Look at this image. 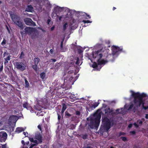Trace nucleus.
Listing matches in <instances>:
<instances>
[{
    "instance_id": "f257e3e1",
    "label": "nucleus",
    "mask_w": 148,
    "mask_h": 148,
    "mask_svg": "<svg viewBox=\"0 0 148 148\" xmlns=\"http://www.w3.org/2000/svg\"><path fill=\"white\" fill-rule=\"evenodd\" d=\"M132 92V96L134 98L133 102L137 107H140L141 104L142 107L146 110L148 109V106H145L143 100V98L146 97L147 95L144 93L140 94L139 92H135L131 91Z\"/></svg>"
},
{
    "instance_id": "f03ea898",
    "label": "nucleus",
    "mask_w": 148,
    "mask_h": 148,
    "mask_svg": "<svg viewBox=\"0 0 148 148\" xmlns=\"http://www.w3.org/2000/svg\"><path fill=\"white\" fill-rule=\"evenodd\" d=\"M115 121L113 118H110L109 119L107 116H102V125L100 128L101 131L108 132L110 129L111 126H112L115 124Z\"/></svg>"
},
{
    "instance_id": "7ed1b4c3",
    "label": "nucleus",
    "mask_w": 148,
    "mask_h": 148,
    "mask_svg": "<svg viewBox=\"0 0 148 148\" xmlns=\"http://www.w3.org/2000/svg\"><path fill=\"white\" fill-rule=\"evenodd\" d=\"M101 116L100 114H97L95 119L90 118V122L88 124V126L90 128L93 129L97 128L100 122Z\"/></svg>"
},
{
    "instance_id": "20e7f679",
    "label": "nucleus",
    "mask_w": 148,
    "mask_h": 148,
    "mask_svg": "<svg viewBox=\"0 0 148 148\" xmlns=\"http://www.w3.org/2000/svg\"><path fill=\"white\" fill-rule=\"evenodd\" d=\"M10 15L12 20L14 23L19 27L21 30H23L24 27L20 17L14 14H10Z\"/></svg>"
},
{
    "instance_id": "39448f33",
    "label": "nucleus",
    "mask_w": 148,
    "mask_h": 148,
    "mask_svg": "<svg viewBox=\"0 0 148 148\" xmlns=\"http://www.w3.org/2000/svg\"><path fill=\"white\" fill-rule=\"evenodd\" d=\"M101 59L99 58L97 60V63L94 62L93 63L92 66L94 68H95L97 71H99L101 68V65L102 64H104L108 62L106 60L103 59L101 60Z\"/></svg>"
},
{
    "instance_id": "423d86ee",
    "label": "nucleus",
    "mask_w": 148,
    "mask_h": 148,
    "mask_svg": "<svg viewBox=\"0 0 148 148\" xmlns=\"http://www.w3.org/2000/svg\"><path fill=\"white\" fill-rule=\"evenodd\" d=\"M15 68L21 71H23L26 69V63L24 62H16L14 63Z\"/></svg>"
},
{
    "instance_id": "0eeeda50",
    "label": "nucleus",
    "mask_w": 148,
    "mask_h": 148,
    "mask_svg": "<svg viewBox=\"0 0 148 148\" xmlns=\"http://www.w3.org/2000/svg\"><path fill=\"white\" fill-rule=\"evenodd\" d=\"M112 54L113 56H118L119 52L122 51L123 50L122 47H119L114 45H113L111 47Z\"/></svg>"
},
{
    "instance_id": "6e6552de",
    "label": "nucleus",
    "mask_w": 148,
    "mask_h": 148,
    "mask_svg": "<svg viewBox=\"0 0 148 148\" xmlns=\"http://www.w3.org/2000/svg\"><path fill=\"white\" fill-rule=\"evenodd\" d=\"M92 56L93 58H97L98 60L99 58L101 59L103 56V55L101 53L100 51L98 50L95 52H92Z\"/></svg>"
},
{
    "instance_id": "1a4fd4ad",
    "label": "nucleus",
    "mask_w": 148,
    "mask_h": 148,
    "mask_svg": "<svg viewBox=\"0 0 148 148\" xmlns=\"http://www.w3.org/2000/svg\"><path fill=\"white\" fill-rule=\"evenodd\" d=\"M24 21L27 25L33 26H35L36 25L35 23L31 18H26L24 19Z\"/></svg>"
},
{
    "instance_id": "9d476101",
    "label": "nucleus",
    "mask_w": 148,
    "mask_h": 148,
    "mask_svg": "<svg viewBox=\"0 0 148 148\" xmlns=\"http://www.w3.org/2000/svg\"><path fill=\"white\" fill-rule=\"evenodd\" d=\"M33 31V28L29 27H26L24 30L21 32V34L22 35L24 34H31Z\"/></svg>"
},
{
    "instance_id": "9b49d317",
    "label": "nucleus",
    "mask_w": 148,
    "mask_h": 148,
    "mask_svg": "<svg viewBox=\"0 0 148 148\" xmlns=\"http://www.w3.org/2000/svg\"><path fill=\"white\" fill-rule=\"evenodd\" d=\"M7 134L5 132H0V142H5L7 138Z\"/></svg>"
},
{
    "instance_id": "f8f14e48",
    "label": "nucleus",
    "mask_w": 148,
    "mask_h": 148,
    "mask_svg": "<svg viewBox=\"0 0 148 148\" xmlns=\"http://www.w3.org/2000/svg\"><path fill=\"white\" fill-rule=\"evenodd\" d=\"M105 115L106 116H109V115H112L113 114V110L110 109L109 108L105 110Z\"/></svg>"
},
{
    "instance_id": "ddd939ff",
    "label": "nucleus",
    "mask_w": 148,
    "mask_h": 148,
    "mask_svg": "<svg viewBox=\"0 0 148 148\" xmlns=\"http://www.w3.org/2000/svg\"><path fill=\"white\" fill-rule=\"evenodd\" d=\"M42 136L40 133L36 134L35 138L38 140V143H40L42 142Z\"/></svg>"
},
{
    "instance_id": "4468645a",
    "label": "nucleus",
    "mask_w": 148,
    "mask_h": 148,
    "mask_svg": "<svg viewBox=\"0 0 148 148\" xmlns=\"http://www.w3.org/2000/svg\"><path fill=\"white\" fill-rule=\"evenodd\" d=\"M77 14L78 17H81L82 18H85V16L86 15V13L78 11Z\"/></svg>"
},
{
    "instance_id": "2eb2a0df",
    "label": "nucleus",
    "mask_w": 148,
    "mask_h": 148,
    "mask_svg": "<svg viewBox=\"0 0 148 148\" xmlns=\"http://www.w3.org/2000/svg\"><path fill=\"white\" fill-rule=\"evenodd\" d=\"M33 10V7L31 5H28L25 9V11L27 12H32Z\"/></svg>"
},
{
    "instance_id": "dca6fc26",
    "label": "nucleus",
    "mask_w": 148,
    "mask_h": 148,
    "mask_svg": "<svg viewBox=\"0 0 148 148\" xmlns=\"http://www.w3.org/2000/svg\"><path fill=\"white\" fill-rule=\"evenodd\" d=\"M25 130V129L22 127H18L16 128L15 132H16L17 133H19L24 131Z\"/></svg>"
},
{
    "instance_id": "f3484780",
    "label": "nucleus",
    "mask_w": 148,
    "mask_h": 148,
    "mask_svg": "<svg viewBox=\"0 0 148 148\" xmlns=\"http://www.w3.org/2000/svg\"><path fill=\"white\" fill-rule=\"evenodd\" d=\"M69 97L71 99V101H74L75 100L76 98L74 94H71Z\"/></svg>"
},
{
    "instance_id": "a211bd4d",
    "label": "nucleus",
    "mask_w": 148,
    "mask_h": 148,
    "mask_svg": "<svg viewBox=\"0 0 148 148\" xmlns=\"http://www.w3.org/2000/svg\"><path fill=\"white\" fill-rule=\"evenodd\" d=\"M40 61V60L38 58H35L34 59V64L38 65V64Z\"/></svg>"
},
{
    "instance_id": "6ab92c4d",
    "label": "nucleus",
    "mask_w": 148,
    "mask_h": 148,
    "mask_svg": "<svg viewBox=\"0 0 148 148\" xmlns=\"http://www.w3.org/2000/svg\"><path fill=\"white\" fill-rule=\"evenodd\" d=\"M40 75L42 79L43 80L45 78L46 74L45 73L43 72L40 74Z\"/></svg>"
},
{
    "instance_id": "aec40b11",
    "label": "nucleus",
    "mask_w": 148,
    "mask_h": 148,
    "mask_svg": "<svg viewBox=\"0 0 148 148\" xmlns=\"http://www.w3.org/2000/svg\"><path fill=\"white\" fill-rule=\"evenodd\" d=\"M23 106L24 108H25L27 109H28L29 108H30V107L29 106L28 103L27 102L23 103Z\"/></svg>"
},
{
    "instance_id": "412c9836",
    "label": "nucleus",
    "mask_w": 148,
    "mask_h": 148,
    "mask_svg": "<svg viewBox=\"0 0 148 148\" xmlns=\"http://www.w3.org/2000/svg\"><path fill=\"white\" fill-rule=\"evenodd\" d=\"M25 87L26 88H28L29 86V83L26 78H25Z\"/></svg>"
},
{
    "instance_id": "4be33fe9",
    "label": "nucleus",
    "mask_w": 148,
    "mask_h": 148,
    "mask_svg": "<svg viewBox=\"0 0 148 148\" xmlns=\"http://www.w3.org/2000/svg\"><path fill=\"white\" fill-rule=\"evenodd\" d=\"M25 54L23 51H22L19 57V58L20 59H22L24 58Z\"/></svg>"
},
{
    "instance_id": "5701e85b",
    "label": "nucleus",
    "mask_w": 148,
    "mask_h": 148,
    "mask_svg": "<svg viewBox=\"0 0 148 148\" xmlns=\"http://www.w3.org/2000/svg\"><path fill=\"white\" fill-rule=\"evenodd\" d=\"M88 135L87 134H82V138L84 140L88 138Z\"/></svg>"
},
{
    "instance_id": "b1692460",
    "label": "nucleus",
    "mask_w": 148,
    "mask_h": 148,
    "mask_svg": "<svg viewBox=\"0 0 148 148\" xmlns=\"http://www.w3.org/2000/svg\"><path fill=\"white\" fill-rule=\"evenodd\" d=\"M67 25L68 24L67 23H65V24L64 25L62 29L63 31H64L66 30V27L67 26Z\"/></svg>"
},
{
    "instance_id": "393cba45",
    "label": "nucleus",
    "mask_w": 148,
    "mask_h": 148,
    "mask_svg": "<svg viewBox=\"0 0 148 148\" xmlns=\"http://www.w3.org/2000/svg\"><path fill=\"white\" fill-rule=\"evenodd\" d=\"M71 115L69 113V112H67L66 111L65 112V116L67 118H68L69 117H70L71 116Z\"/></svg>"
},
{
    "instance_id": "a878e982",
    "label": "nucleus",
    "mask_w": 148,
    "mask_h": 148,
    "mask_svg": "<svg viewBox=\"0 0 148 148\" xmlns=\"http://www.w3.org/2000/svg\"><path fill=\"white\" fill-rule=\"evenodd\" d=\"M99 100L97 102H95L93 105V107L94 108H95L96 107H97L99 104Z\"/></svg>"
},
{
    "instance_id": "bb28decb",
    "label": "nucleus",
    "mask_w": 148,
    "mask_h": 148,
    "mask_svg": "<svg viewBox=\"0 0 148 148\" xmlns=\"http://www.w3.org/2000/svg\"><path fill=\"white\" fill-rule=\"evenodd\" d=\"M45 113L44 112L42 111H41L40 112H38L37 115H38V116H42L44 115Z\"/></svg>"
},
{
    "instance_id": "cd10ccee",
    "label": "nucleus",
    "mask_w": 148,
    "mask_h": 148,
    "mask_svg": "<svg viewBox=\"0 0 148 148\" xmlns=\"http://www.w3.org/2000/svg\"><path fill=\"white\" fill-rule=\"evenodd\" d=\"M38 65L35 64L32 65V67L34 69V70L36 71L37 70Z\"/></svg>"
},
{
    "instance_id": "c85d7f7f",
    "label": "nucleus",
    "mask_w": 148,
    "mask_h": 148,
    "mask_svg": "<svg viewBox=\"0 0 148 148\" xmlns=\"http://www.w3.org/2000/svg\"><path fill=\"white\" fill-rule=\"evenodd\" d=\"M63 41H62L61 42V44H60V49H61V51H62L64 52L65 51L64 50V49L63 48Z\"/></svg>"
},
{
    "instance_id": "c756f323",
    "label": "nucleus",
    "mask_w": 148,
    "mask_h": 148,
    "mask_svg": "<svg viewBox=\"0 0 148 148\" xmlns=\"http://www.w3.org/2000/svg\"><path fill=\"white\" fill-rule=\"evenodd\" d=\"M62 110L65 111L66 108V104L64 103H63L62 104Z\"/></svg>"
},
{
    "instance_id": "7c9ffc66",
    "label": "nucleus",
    "mask_w": 148,
    "mask_h": 148,
    "mask_svg": "<svg viewBox=\"0 0 148 148\" xmlns=\"http://www.w3.org/2000/svg\"><path fill=\"white\" fill-rule=\"evenodd\" d=\"M120 138L122 139V140L124 142L127 141V138L125 137H121Z\"/></svg>"
},
{
    "instance_id": "2f4dec72",
    "label": "nucleus",
    "mask_w": 148,
    "mask_h": 148,
    "mask_svg": "<svg viewBox=\"0 0 148 148\" xmlns=\"http://www.w3.org/2000/svg\"><path fill=\"white\" fill-rule=\"evenodd\" d=\"M82 22H83L84 23H91L92 22L91 21H90L89 20H83V21H82Z\"/></svg>"
},
{
    "instance_id": "473e14b6",
    "label": "nucleus",
    "mask_w": 148,
    "mask_h": 148,
    "mask_svg": "<svg viewBox=\"0 0 148 148\" xmlns=\"http://www.w3.org/2000/svg\"><path fill=\"white\" fill-rule=\"evenodd\" d=\"M79 62L80 61L79 59L77 57V61L75 62V64L76 65H78L79 64Z\"/></svg>"
},
{
    "instance_id": "72a5a7b5",
    "label": "nucleus",
    "mask_w": 148,
    "mask_h": 148,
    "mask_svg": "<svg viewBox=\"0 0 148 148\" xmlns=\"http://www.w3.org/2000/svg\"><path fill=\"white\" fill-rule=\"evenodd\" d=\"M133 104H131L130 105L128 108V110H130L131 109H132L133 107Z\"/></svg>"
},
{
    "instance_id": "f704fd0d",
    "label": "nucleus",
    "mask_w": 148,
    "mask_h": 148,
    "mask_svg": "<svg viewBox=\"0 0 148 148\" xmlns=\"http://www.w3.org/2000/svg\"><path fill=\"white\" fill-rule=\"evenodd\" d=\"M137 122L140 124V125H141L143 124V121H140V120H138L137 121Z\"/></svg>"
},
{
    "instance_id": "c9c22d12",
    "label": "nucleus",
    "mask_w": 148,
    "mask_h": 148,
    "mask_svg": "<svg viewBox=\"0 0 148 148\" xmlns=\"http://www.w3.org/2000/svg\"><path fill=\"white\" fill-rule=\"evenodd\" d=\"M90 18L91 17L90 16L86 14V15L85 16V18L86 19H88Z\"/></svg>"
},
{
    "instance_id": "e433bc0d",
    "label": "nucleus",
    "mask_w": 148,
    "mask_h": 148,
    "mask_svg": "<svg viewBox=\"0 0 148 148\" xmlns=\"http://www.w3.org/2000/svg\"><path fill=\"white\" fill-rule=\"evenodd\" d=\"M6 43V40L4 39L1 43V44L2 45H5Z\"/></svg>"
},
{
    "instance_id": "4c0bfd02",
    "label": "nucleus",
    "mask_w": 148,
    "mask_h": 148,
    "mask_svg": "<svg viewBox=\"0 0 148 148\" xmlns=\"http://www.w3.org/2000/svg\"><path fill=\"white\" fill-rule=\"evenodd\" d=\"M76 114L79 116L80 115V112L79 111H76Z\"/></svg>"
},
{
    "instance_id": "58836bf2",
    "label": "nucleus",
    "mask_w": 148,
    "mask_h": 148,
    "mask_svg": "<svg viewBox=\"0 0 148 148\" xmlns=\"http://www.w3.org/2000/svg\"><path fill=\"white\" fill-rule=\"evenodd\" d=\"M16 116L12 115L10 116V117H9V119L10 120L12 119L14 117H15Z\"/></svg>"
},
{
    "instance_id": "ea45409f",
    "label": "nucleus",
    "mask_w": 148,
    "mask_h": 148,
    "mask_svg": "<svg viewBox=\"0 0 148 148\" xmlns=\"http://www.w3.org/2000/svg\"><path fill=\"white\" fill-rule=\"evenodd\" d=\"M57 114L58 116V119L59 121H60L61 118V116L60 115V114H59L58 112L57 113Z\"/></svg>"
},
{
    "instance_id": "a19ab883",
    "label": "nucleus",
    "mask_w": 148,
    "mask_h": 148,
    "mask_svg": "<svg viewBox=\"0 0 148 148\" xmlns=\"http://www.w3.org/2000/svg\"><path fill=\"white\" fill-rule=\"evenodd\" d=\"M3 63H2V65L0 67V72H2L3 71Z\"/></svg>"
},
{
    "instance_id": "79ce46f5",
    "label": "nucleus",
    "mask_w": 148,
    "mask_h": 148,
    "mask_svg": "<svg viewBox=\"0 0 148 148\" xmlns=\"http://www.w3.org/2000/svg\"><path fill=\"white\" fill-rule=\"evenodd\" d=\"M134 125L136 128H138L139 127V125H138L136 123H134Z\"/></svg>"
},
{
    "instance_id": "37998d69",
    "label": "nucleus",
    "mask_w": 148,
    "mask_h": 148,
    "mask_svg": "<svg viewBox=\"0 0 148 148\" xmlns=\"http://www.w3.org/2000/svg\"><path fill=\"white\" fill-rule=\"evenodd\" d=\"M10 56H8L6 58H5V59L7 60L8 61H9L10 60Z\"/></svg>"
},
{
    "instance_id": "c03bdc74",
    "label": "nucleus",
    "mask_w": 148,
    "mask_h": 148,
    "mask_svg": "<svg viewBox=\"0 0 148 148\" xmlns=\"http://www.w3.org/2000/svg\"><path fill=\"white\" fill-rule=\"evenodd\" d=\"M125 133L124 132H121L119 133V136H121V135H124Z\"/></svg>"
},
{
    "instance_id": "a18cd8bd",
    "label": "nucleus",
    "mask_w": 148,
    "mask_h": 148,
    "mask_svg": "<svg viewBox=\"0 0 148 148\" xmlns=\"http://www.w3.org/2000/svg\"><path fill=\"white\" fill-rule=\"evenodd\" d=\"M57 18H58L59 20L60 21L61 20L62 18V16H59L58 15L57 16Z\"/></svg>"
},
{
    "instance_id": "49530a36",
    "label": "nucleus",
    "mask_w": 148,
    "mask_h": 148,
    "mask_svg": "<svg viewBox=\"0 0 148 148\" xmlns=\"http://www.w3.org/2000/svg\"><path fill=\"white\" fill-rule=\"evenodd\" d=\"M33 142L35 143L34 144H36V146L39 143H38V141L36 140H34Z\"/></svg>"
},
{
    "instance_id": "de8ad7c7",
    "label": "nucleus",
    "mask_w": 148,
    "mask_h": 148,
    "mask_svg": "<svg viewBox=\"0 0 148 148\" xmlns=\"http://www.w3.org/2000/svg\"><path fill=\"white\" fill-rule=\"evenodd\" d=\"M4 63L5 64H6L8 62V60H7L5 58H4Z\"/></svg>"
},
{
    "instance_id": "09e8293b",
    "label": "nucleus",
    "mask_w": 148,
    "mask_h": 148,
    "mask_svg": "<svg viewBox=\"0 0 148 148\" xmlns=\"http://www.w3.org/2000/svg\"><path fill=\"white\" fill-rule=\"evenodd\" d=\"M29 140L32 142H33L34 141V139L32 138H29Z\"/></svg>"
},
{
    "instance_id": "8fccbe9b",
    "label": "nucleus",
    "mask_w": 148,
    "mask_h": 148,
    "mask_svg": "<svg viewBox=\"0 0 148 148\" xmlns=\"http://www.w3.org/2000/svg\"><path fill=\"white\" fill-rule=\"evenodd\" d=\"M73 72H74V71L73 70H71L69 71L68 72V73L69 74H71V73H73Z\"/></svg>"
},
{
    "instance_id": "3c124183",
    "label": "nucleus",
    "mask_w": 148,
    "mask_h": 148,
    "mask_svg": "<svg viewBox=\"0 0 148 148\" xmlns=\"http://www.w3.org/2000/svg\"><path fill=\"white\" fill-rule=\"evenodd\" d=\"M41 125H39L38 126V128L40 129V130L41 131L42 130L41 129Z\"/></svg>"
},
{
    "instance_id": "603ef678",
    "label": "nucleus",
    "mask_w": 148,
    "mask_h": 148,
    "mask_svg": "<svg viewBox=\"0 0 148 148\" xmlns=\"http://www.w3.org/2000/svg\"><path fill=\"white\" fill-rule=\"evenodd\" d=\"M36 146V144H32L30 146L29 148H32L34 146Z\"/></svg>"
},
{
    "instance_id": "864d4df0",
    "label": "nucleus",
    "mask_w": 148,
    "mask_h": 148,
    "mask_svg": "<svg viewBox=\"0 0 148 148\" xmlns=\"http://www.w3.org/2000/svg\"><path fill=\"white\" fill-rule=\"evenodd\" d=\"M130 133L131 134H134L136 133L134 131H130Z\"/></svg>"
},
{
    "instance_id": "5fc2aeb1",
    "label": "nucleus",
    "mask_w": 148,
    "mask_h": 148,
    "mask_svg": "<svg viewBox=\"0 0 148 148\" xmlns=\"http://www.w3.org/2000/svg\"><path fill=\"white\" fill-rule=\"evenodd\" d=\"M106 106H107L106 104H102V108H105L106 107Z\"/></svg>"
},
{
    "instance_id": "6e6d98bb",
    "label": "nucleus",
    "mask_w": 148,
    "mask_h": 148,
    "mask_svg": "<svg viewBox=\"0 0 148 148\" xmlns=\"http://www.w3.org/2000/svg\"><path fill=\"white\" fill-rule=\"evenodd\" d=\"M51 60H52V61L53 62H55L56 61V60L55 59H51Z\"/></svg>"
},
{
    "instance_id": "4d7b16f0",
    "label": "nucleus",
    "mask_w": 148,
    "mask_h": 148,
    "mask_svg": "<svg viewBox=\"0 0 148 148\" xmlns=\"http://www.w3.org/2000/svg\"><path fill=\"white\" fill-rule=\"evenodd\" d=\"M53 49H51L50 50V51H49V52L50 53H51V54H52L53 53Z\"/></svg>"
},
{
    "instance_id": "13d9d810",
    "label": "nucleus",
    "mask_w": 148,
    "mask_h": 148,
    "mask_svg": "<svg viewBox=\"0 0 148 148\" xmlns=\"http://www.w3.org/2000/svg\"><path fill=\"white\" fill-rule=\"evenodd\" d=\"M64 111L63 110H62L61 112V115L62 116H63V115Z\"/></svg>"
},
{
    "instance_id": "bf43d9fd",
    "label": "nucleus",
    "mask_w": 148,
    "mask_h": 148,
    "mask_svg": "<svg viewBox=\"0 0 148 148\" xmlns=\"http://www.w3.org/2000/svg\"><path fill=\"white\" fill-rule=\"evenodd\" d=\"M8 53H7L6 52H5L3 54V57H5V56H6V55H8Z\"/></svg>"
},
{
    "instance_id": "052dcab7",
    "label": "nucleus",
    "mask_w": 148,
    "mask_h": 148,
    "mask_svg": "<svg viewBox=\"0 0 148 148\" xmlns=\"http://www.w3.org/2000/svg\"><path fill=\"white\" fill-rule=\"evenodd\" d=\"M86 148H93L92 147H90V146L89 145H87V146H86Z\"/></svg>"
},
{
    "instance_id": "680f3d73",
    "label": "nucleus",
    "mask_w": 148,
    "mask_h": 148,
    "mask_svg": "<svg viewBox=\"0 0 148 148\" xmlns=\"http://www.w3.org/2000/svg\"><path fill=\"white\" fill-rule=\"evenodd\" d=\"M21 142L22 144H23V145H25V142L23 140H22Z\"/></svg>"
},
{
    "instance_id": "e2e57ef3",
    "label": "nucleus",
    "mask_w": 148,
    "mask_h": 148,
    "mask_svg": "<svg viewBox=\"0 0 148 148\" xmlns=\"http://www.w3.org/2000/svg\"><path fill=\"white\" fill-rule=\"evenodd\" d=\"M2 148H6V146L5 145H3L2 146Z\"/></svg>"
},
{
    "instance_id": "0e129e2a",
    "label": "nucleus",
    "mask_w": 148,
    "mask_h": 148,
    "mask_svg": "<svg viewBox=\"0 0 148 148\" xmlns=\"http://www.w3.org/2000/svg\"><path fill=\"white\" fill-rule=\"evenodd\" d=\"M54 29V27L53 26V27H52L51 28V31H53V30Z\"/></svg>"
},
{
    "instance_id": "69168bd1",
    "label": "nucleus",
    "mask_w": 148,
    "mask_h": 148,
    "mask_svg": "<svg viewBox=\"0 0 148 148\" xmlns=\"http://www.w3.org/2000/svg\"><path fill=\"white\" fill-rule=\"evenodd\" d=\"M145 118L146 119H148V114H146V116H145Z\"/></svg>"
},
{
    "instance_id": "338daca9",
    "label": "nucleus",
    "mask_w": 148,
    "mask_h": 148,
    "mask_svg": "<svg viewBox=\"0 0 148 148\" xmlns=\"http://www.w3.org/2000/svg\"><path fill=\"white\" fill-rule=\"evenodd\" d=\"M128 127L129 128H131L132 127V125L131 124H130L128 125Z\"/></svg>"
},
{
    "instance_id": "774afa93",
    "label": "nucleus",
    "mask_w": 148,
    "mask_h": 148,
    "mask_svg": "<svg viewBox=\"0 0 148 148\" xmlns=\"http://www.w3.org/2000/svg\"><path fill=\"white\" fill-rule=\"evenodd\" d=\"M82 52V51L81 49H79L78 50V52L79 53H81Z\"/></svg>"
}]
</instances>
